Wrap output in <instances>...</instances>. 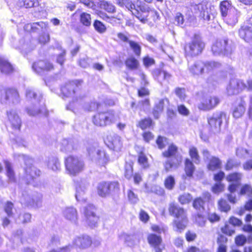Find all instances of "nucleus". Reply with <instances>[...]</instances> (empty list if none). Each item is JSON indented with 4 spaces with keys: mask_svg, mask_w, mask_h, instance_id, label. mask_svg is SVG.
<instances>
[{
    "mask_svg": "<svg viewBox=\"0 0 252 252\" xmlns=\"http://www.w3.org/2000/svg\"><path fill=\"white\" fill-rule=\"evenodd\" d=\"M74 183L76 199L77 201L85 204L82 211L85 217L86 223L91 227H95L98 220V217L95 214V207L91 204L86 203V194L89 184L86 180L82 179L75 180Z\"/></svg>",
    "mask_w": 252,
    "mask_h": 252,
    "instance_id": "obj_1",
    "label": "nucleus"
},
{
    "mask_svg": "<svg viewBox=\"0 0 252 252\" xmlns=\"http://www.w3.org/2000/svg\"><path fill=\"white\" fill-rule=\"evenodd\" d=\"M81 81H73L66 83L62 87L61 91L63 95L66 97H72L73 101L70 102L66 108L74 111V106H81L85 110L94 111L97 109L99 104L95 102L90 104L84 102L80 95Z\"/></svg>",
    "mask_w": 252,
    "mask_h": 252,
    "instance_id": "obj_2",
    "label": "nucleus"
},
{
    "mask_svg": "<svg viewBox=\"0 0 252 252\" xmlns=\"http://www.w3.org/2000/svg\"><path fill=\"white\" fill-rule=\"evenodd\" d=\"M221 64L220 63L215 61H208L204 62L198 60L192 64L189 65V70L193 75L198 76L205 72L210 73L220 68Z\"/></svg>",
    "mask_w": 252,
    "mask_h": 252,
    "instance_id": "obj_3",
    "label": "nucleus"
},
{
    "mask_svg": "<svg viewBox=\"0 0 252 252\" xmlns=\"http://www.w3.org/2000/svg\"><path fill=\"white\" fill-rule=\"evenodd\" d=\"M15 158H17L19 161L23 160L26 166L25 167V178L28 181V184H33L34 179L39 177L40 175V171L32 165L33 159L29 156L17 154L15 155Z\"/></svg>",
    "mask_w": 252,
    "mask_h": 252,
    "instance_id": "obj_4",
    "label": "nucleus"
},
{
    "mask_svg": "<svg viewBox=\"0 0 252 252\" xmlns=\"http://www.w3.org/2000/svg\"><path fill=\"white\" fill-rule=\"evenodd\" d=\"M205 45L201 38L195 35L191 40L185 46L186 57H195L201 54Z\"/></svg>",
    "mask_w": 252,
    "mask_h": 252,
    "instance_id": "obj_5",
    "label": "nucleus"
},
{
    "mask_svg": "<svg viewBox=\"0 0 252 252\" xmlns=\"http://www.w3.org/2000/svg\"><path fill=\"white\" fill-rule=\"evenodd\" d=\"M229 118L223 112H216L208 118V122L210 130L213 133H218L220 131L223 123L227 124Z\"/></svg>",
    "mask_w": 252,
    "mask_h": 252,
    "instance_id": "obj_6",
    "label": "nucleus"
},
{
    "mask_svg": "<svg viewBox=\"0 0 252 252\" xmlns=\"http://www.w3.org/2000/svg\"><path fill=\"white\" fill-rule=\"evenodd\" d=\"M235 48V44L231 40L224 39L217 40L213 45L212 51L215 55H228L232 53Z\"/></svg>",
    "mask_w": 252,
    "mask_h": 252,
    "instance_id": "obj_7",
    "label": "nucleus"
},
{
    "mask_svg": "<svg viewBox=\"0 0 252 252\" xmlns=\"http://www.w3.org/2000/svg\"><path fill=\"white\" fill-rule=\"evenodd\" d=\"M66 170L68 174L76 176L82 172L85 167L84 162L77 157L69 156L65 160Z\"/></svg>",
    "mask_w": 252,
    "mask_h": 252,
    "instance_id": "obj_8",
    "label": "nucleus"
},
{
    "mask_svg": "<svg viewBox=\"0 0 252 252\" xmlns=\"http://www.w3.org/2000/svg\"><path fill=\"white\" fill-rule=\"evenodd\" d=\"M169 211L170 214L176 218V220L174 221V224L177 228V230H183L187 224V219L184 210L174 204H171Z\"/></svg>",
    "mask_w": 252,
    "mask_h": 252,
    "instance_id": "obj_9",
    "label": "nucleus"
},
{
    "mask_svg": "<svg viewBox=\"0 0 252 252\" xmlns=\"http://www.w3.org/2000/svg\"><path fill=\"white\" fill-rule=\"evenodd\" d=\"M195 12L204 20L209 21L214 18L216 11L215 7L207 1H202L201 3L194 6Z\"/></svg>",
    "mask_w": 252,
    "mask_h": 252,
    "instance_id": "obj_10",
    "label": "nucleus"
},
{
    "mask_svg": "<svg viewBox=\"0 0 252 252\" xmlns=\"http://www.w3.org/2000/svg\"><path fill=\"white\" fill-rule=\"evenodd\" d=\"M117 121V117L112 113L102 112L96 114L93 118V122L96 126H105Z\"/></svg>",
    "mask_w": 252,
    "mask_h": 252,
    "instance_id": "obj_11",
    "label": "nucleus"
},
{
    "mask_svg": "<svg viewBox=\"0 0 252 252\" xmlns=\"http://www.w3.org/2000/svg\"><path fill=\"white\" fill-rule=\"evenodd\" d=\"M87 150L92 159L95 161L99 165H104L108 161V157L103 150L101 149L96 150L94 146L90 147Z\"/></svg>",
    "mask_w": 252,
    "mask_h": 252,
    "instance_id": "obj_12",
    "label": "nucleus"
},
{
    "mask_svg": "<svg viewBox=\"0 0 252 252\" xmlns=\"http://www.w3.org/2000/svg\"><path fill=\"white\" fill-rule=\"evenodd\" d=\"M119 188V184L117 182H102L97 186V192L101 197H105L112 192L117 191Z\"/></svg>",
    "mask_w": 252,
    "mask_h": 252,
    "instance_id": "obj_13",
    "label": "nucleus"
},
{
    "mask_svg": "<svg viewBox=\"0 0 252 252\" xmlns=\"http://www.w3.org/2000/svg\"><path fill=\"white\" fill-rule=\"evenodd\" d=\"M246 87V85L242 80L233 78L230 80L227 86V93L229 95L237 94Z\"/></svg>",
    "mask_w": 252,
    "mask_h": 252,
    "instance_id": "obj_14",
    "label": "nucleus"
},
{
    "mask_svg": "<svg viewBox=\"0 0 252 252\" xmlns=\"http://www.w3.org/2000/svg\"><path fill=\"white\" fill-rule=\"evenodd\" d=\"M105 143L108 147L114 151H120L122 148V142L120 136L115 133H110L105 140Z\"/></svg>",
    "mask_w": 252,
    "mask_h": 252,
    "instance_id": "obj_15",
    "label": "nucleus"
},
{
    "mask_svg": "<svg viewBox=\"0 0 252 252\" xmlns=\"http://www.w3.org/2000/svg\"><path fill=\"white\" fill-rule=\"evenodd\" d=\"M22 203L27 205H31L35 208H39L42 204V195L37 193L36 195L31 198V196L26 192L22 194V197L21 199Z\"/></svg>",
    "mask_w": 252,
    "mask_h": 252,
    "instance_id": "obj_16",
    "label": "nucleus"
},
{
    "mask_svg": "<svg viewBox=\"0 0 252 252\" xmlns=\"http://www.w3.org/2000/svg\"><path fill=\"white\" fill-rule=\"evenodd\" d=\"M92 244L91 238L88 235L76 237L73 241V245L80 250H85L91 247Z\"/></svg>",
    "mask_w": 252,
    "mask_h": 252,
    "instance_id": "obj_17",
    "label": "nucleus"
},
{
    "mask_svg": "<svg viewBox=\"0 0 252 252\" xmlns=\"http://www.w3.org/2000/svg\"><path fill=\"white\" fill-rule=\"evenodd\" d=\"M219 102L220 100L217 96H208L203 100L198 107L202 110H210L216 107Z\"/></svg>",
    "mask_w": 252,
    "mask_h": 252,
    "instance_id": "obj_18",
    "label": "nucleus"
},
{
    "mask_svg": "<svg viewBox=\"0 0 252 252\" xmlns=\"http://www.w3.org/2000/svg\"><path fill=\"white\" fill-rule=\"evenodd\" d=\"M149 244L153 247L156 252H162L163 246H162V240L160 235L151 233L147 238Z\"/></svg>",
    "mask_w": 252,
    "mask_h": 252,
    "instance_id": "obj_19",
    "label": "nucleus"
},
{
    "mask_svg": "<svg viewBox=\"0 0 252 252\" xmlns=\"http://www.w3.org/2000/svg\"><path fill=\"white\" fill-rule=\"evenodd\" d=\"M240 16V12L236 8H232L223 18L227 25L233 27L238 22Z\"/></svg>",
    "mask_w": 252,
    "mask_h": 252,
    "instance_id": "obj_20",
    "label": "nucleus"
},
{
    "mask_svg": "<svg viewBox=\"0 0 252 252\" xmlns=\"http://www.w3.org/2000/svg\"><path fill=\"white\" fill-rule=\"evenodd\" d=\"M32 69L37 73L43 71H49L53 69V65L47 61H39L34 63L32 66Z\"/></svg>",
    "mask_w": 252,
    "mask_h": 252,
    "instance_id": "obj_21",
    "label": "nucleus"
},
{
    "mask_svg": "<svg viewBox=\"0 0 252 252\" xmlns=\"http://www.w3.org/2000/svg\"><path fill=\"white\" fill-rule=\"evenodd\" d=\"M239 33L240 37L246 41H250L252 39V24H245L239 30Z\"/></svg>",
    "mask_w": 252,
    "mask_h": 252,
    "instance_id": "obj_22",
    "label": "nucleus"
},
{
    "mask_svg": "<svg viewBox=\"0 0 252 252\" xmlns=\"http://www.w3.org/2000/svg\"><path fill=\"white\" fill-rule=\"evenodd\" d=\"M246 111V103L245 101L241 99L238 103L235 104L232 109V115L234 118L238 119L241 118Z\"/></svg>",
    "mask_w": 252,
    "mask_h": 252,
    "instance_id": "obj_23",
    "label": "nucleus"
},
{
    "mask_svg": "<svg viewBox=\"0 0 252 252\" xmlns=\"http://www.w3.org/2000/svg\"><path fill=\"white\" fill-rule=\"evenodd\" d=\"M19 98V94L15 89H10L4 91V94L1 96V101L6 102V101L11 99L13 103L17 101Z\"/></svg>",
    "mask_w": 252,
    "mask_h": 252,
    "instance_id": "obj_24",
    "label": "nucleus"
},
{
    "mask_svg": "<svg viewBox=\"0 0 252 252\" xmlns=\"http://www.w3.org/2000/svg\"><path fill=\"white\" fill-rule=\"evenodd\" d=\"M182 157L179 155L168 159L164 164L165 170L168 172L172 169L177 168L182 163Z\"/></svg>",
    "mask_w": 252,
    "mask_h": 252,
    "instance_id": "obj_25",
    "label": "nucleus"
},
{
    "mask_svg": "<svg viewBox=\"0 0 252 252\" xmlns=\"http://www.w3.org/2000/svg\"><path fill=\"white\" fill-rule=\"evenodd\" d=\"M7 117L12 128L19 130L21 127V121L16 112L14 110L7 112Z\"/></svg>",
    "mask_w": 252,
    "mask_h": 252,
    "instance_id": "obj_26",
    "label": "nucleus"
},
{
    "mask_svg": "<svg viewBox=\"0 0 252 252\" xmlns=\"http://www.w3.org/2000/svg\"><path fill=\"white\" fill-rule=\"evenodd\" d=\"M168 104L169 100L166 98L160 99L158 103H156L153 110V115L156 119L159 118L164 107L167 106Z\"/></svg>",
    "mask_w": 252,
    "mask_h": 252,
    "instance_id": "obj_27",
    "label": "nucleus"
},
{
    "mask_svg": "<svg viewBox=\"0 0 252 252\" xmlns=\"http://www.w3.org/2000/svg\"><path fill=\"white\" fill-rule=\"evenodd\" d=\"M154 77L159 82L162 84L164 81L168 82L171 79V75L170 74L164 70H156L153 73Z\"/></svg>",
    "mask_w": 252,
    "mask_h": 252,
    "instance_id": "obj_28",
    "label": "nucleus"
},
{
    "mask_svg": "<svg viewBox=\"0 0 252 252\" xmlns=\"http://www.w3.org/2000/svg\"><path fill=\"white\" fill-rule=\"evenodd\" d=\"M63 216L65 219L72 222L76 223L77 220L76 210L73 207L66 208L63 211Z\"/></svg>",
    "mask_w": 252,
    "mask_h": 252,
    "instance_id": "obj_29",
    "label": "nucleus"
},
{
    "mask_svg": "<svg viewBox=\"0 0 252 252\" xmlns=\"http://www.w3.org/2000/svg\"><path fill=\"white\" fill-rule=\"evenodd\" d=\"M0 69L2 73L7 74L13 70L12 65L5 59L0 56Z\"/></svg>",
    "mask_w": 252,
    "mask_h": 252,
    "instance_id": "obj_30",
    "label": "nucleus"
},
{
    "mask_svg": "<svg viewBox=\"0 0 252 252\" xmlns=\"http://www.w3.org/2000/svg\"><path fill=\"white\" fill-rule=\"evenodd\" d=\"M119 238L129 247L134 246L136 241V237L134 235L128 234L125 232L121 233L119 235Z\"/></svg>",
    "mask_w": 252,
    "mask_h": 252,
    "instance_id": "obj_31",
    "label": "nucleus"
},
{
    "mask_svg": "<svg viewBox=\"0 0 252 252\" xmlns=\"http://www.w3.org/2000/svg\"><path fill=\"white\" fill-rule=\"evenodd\" d=\"M26 95L27 98L29 101L33 99V103L35 104L39 103L42 98V95L39 93L37 94L32 89H27Z\"/></svg>",
    "mask_w": 252,
    "mask_h": 252,
    "instance_id": "obj_32",
    "label": "nucleus"
},
{
    "mask_svg": "<svg viewBox=\"0 0 252 252\" xmlns=\"http://www.w3.org/2000/svg\"><path fill=\"white\" fill-rule=\"evenodd\" d=\"M138 2V1H137V3ZM137 9L139 10V11L145 14H151L153 15H155L157 17H158V12L155 10V9L152 8L150 7H149L148 5L146 4H141L140 5H138L137 4Z\"/></svg>",
    "mask_w": 252,
    "mask_h": 252,
    "instance_id": "obj_33",
    "label": "nucleus"
},
{
    "mask_svg": "<svg viewBox=\"0 0 252 252\" xmlns=\"http://www.w3.org/2000/svg\"><path fill=\"white\" fill-rule=\"evenodd\" d=\"M220 8L222 17L226 16L232 8H235L233 7L230 1L228 0H223L220 3Z\"/></svg>",
    "mask_w": 252,
    "mask_h": 252,
    "instance_id": "obj_34",
    "label": "nucleus"
},
{
    "mask_svg": "<svg viewBox=\"0 0 252 252\" xmlns=\"http://www.w3.org/2000/svg\"><path fill=\"white\" fill-rule=\"evenodd\" d=\"M116 3L120 6L125 7L132 12L133 10L135 11L137 9L135 4L131 0H116Z\"/></svg>",
    "mask_w": 252,
    "mask_h": 252,
    "instance_id": "obj_35",
    "label": "nucleus"
},
{
    "mask_svg": "<svg viewBox=\"0 0 252 252\" xmlns=\"http://www.w3.org/2000/svg\"><path fill=\"white\" fill-rule=\"evenodd\" d=\"M221 166V160L217 157H211L208 164V168L210 170L214 171L220 169Z\"/></svg>",
    "mask_w": 252,
    "mask_h": 252,
    "instance_id": "obj_36",
    "label": "nucleus"
},
{
    "mask_svg": "<svg viewBox=\"0 0 252 252\" xmlns=\"http://www.w3.org/2000/svg\"><path fill=\"white\" fill-rule=\"evenodd\" d=\"M47 166L49 169L53 171H58L60 170V163L57 158L52 157L49 158L47 163Z\"/></svg>",
    "mask_w": 252,
    "mask_h": 252,
    "instance_id": "obj_37",
    "label": "nucleus"
},
{
    "mask_svg": "<svg viewBox=\"0 0 252 252\" xmlns=\"http://www.w3.org/2000/svg\"><path fill=\"white\" fill-rule=\"evenodd\" d=\"M227 242V239L226 237L220 235L218 238L217 243L219 245L217 252H226L227 246L226 243Z\"/></svg>",
    "mask_w": 252,
    "mask_h": 252,
    "instance_id": "obj_38",
    "label": "nucleus"
},
{
    "mask_svg": "<svg viewBox=\"0 0 252 252\" xmlns=\"http://www.w3.org/2000/svg\"><path fill=\"white\" fill-rule=\"evenodd\" d=\"M48 24L47 22L42 21L32 23L33 32H37L41 31L45 32L47 31Z\"/></svg>",
    "mask_w": 252,
    "mask_h": 252,
    "instance_id": "obj_39",
    "label": "nucleus"
},
{
    "mask_svg": "<svg viewBox=\"0 0 252 252\" xmlns=\"http://www.w3.org/2000/svg\"><path fill=\"white\" fill-rule=\"evenodd\" d=\"M100 7L109 13L115 12V6L112 3L104 0L100 1Z\"/></svg>",
    "mask_w": 252,
    "mask_h": 252,
    "instance_id": "obj_40",
    "label": "nucleus"
},
{
    "mask_svg": "<svg viewBox=\"0 0 252 252\" xmlns=\"http://www.w3.org/2000/svg\"><path fill=\"white\" fill-rule=\"evenodd\" d=\"M242 178V174L240 173H233L228 175L226 177L227 181L232 182L235 183H240L241 180Z\"/></svg>",
    "mask_w": 252,
    "mask_h": 252,
    "instance_id": "obj_41",
    "label": "nucleus"
},
{
    "mask_svg": "<svg viewBox=\"0 0 252 252\" xmlns=\"http://www.w3.org/2000/svg\"><path fill=\"white\" fill-rule=\"evenodd\" d=\"M178 148L175 145L171 144L168 148L167 151L162 153V155L164 157L168 158L170 157L174 156L177 151Z\"/></svg>",
    "mask_w": 252,
    "mask_h": 252,
    "instance_id": "obj_42",
    "label": "nucleus"
},
{
    "mask_svg": "<svg viewBox=\"0 0 252 252\" xmlns=\"http://www.w3.org/2000/svg\"><path fill=\"white\" fill-rule=\"evenodd\" d=\"M4 164L6 170L7 176L9 180L11 182H14L15 181V176L14 172L11 167V164L8 161H4Z\"/></svg>",
    "mask_w": 252,
    "mask_h": 252,
    "instance_id": "obj_43",
    "label": "nucleus"
},
{
    "mask_svg": "<svg viewBox=\"0 0 252 252\" xmlns=\"http://www.w3.org/2000/svg\"><path fill=\"white\" fill-rule=\"evenodd\" d=\"M80 22L86 27H89L91 24V17L90 14L83 12L80 15Z\"/></svg>",
    "mask_w": 252,
    "mask_h": 252,
    "instance_id": "obj_44",
    "label": "nucleus"
},
{
    "mask_svg": "<svg viewBox=\"0 0 252 252\" xmlns=\"http://www.w3.org/2000/svg\"><path fill=\"white\" fill-rule=\"evenodd\" d=\"M128 43L135 55L137 56H139L141 51L140 45L138 43L132 40L128 41Z\"/></svg>",
    "mask_w": 252,
    "mask_h": 252,
    "instance_id": "obj_45",
    "label": "nucleus"
},
{
    "mask_svg": "<svg viewBox=\"0 0 252 252\" xmlns=\"http://www.w3.org/2000/svg\"><path fill=\"white\" fill-rule=\"evenodd\" d=\"M194 170V167L191 161L187 159L185 163V172L188 176H192Z\"/></svg>",
    "mask_w": 252,
    "mask_h": 252,
    "instance_id": "obj_46",
    "label": "nucleus"
},
{
    "mask_svg": "<svg viewBox=\"0 0 252 252\" xmlns=\"http://www.w3.org/2000/svg\"><path fill=\"white\" fill-rule=\"evenodd\" d=\"M93 25L94 29L99 33H103L106 31V26L98 20H95Z\"/></svg>",
    "mask_w": 252,
    "mask_h": 252,
    "instance_id": "obj_47",
    "label": "nucleus"
},
{
    "mask_svg": "<svg viewBox=\"0 0 252 252\" xmlns=\"http://www.w3.org/2000/svg\"><path fill=\"white\" fill-rule=\"evenodd\" d=\"M132 14L143 24H145L148 22V14H145L140 12L138 9H136Z\"/></svg>",
    "mask_w": 252,
    "mask_h": 252,
    "instance_id": "obj_48",
    "label": "nucleus"
},
{
    "mask_svg": "<svg viewBox=\"0 0 252 252\" xmlns=\"http://www.w3.org/2000/svg\"><path fill=\"white\" fill-rule=\"evenodd\" d=\"M219 208L221 212H227L230 210V206L224 199H220L218 202Z\"/></svg>",
    "mask_w": 252,
    "mask_h": 252,
    "instance_id": "obj_49",
    "label": "nucleus"
},
{
    "mask_svg": "<svg viewBox=\"0 0 252 252\" xmlns=\"http://www.w3.org/2000/svg\"><path fill=\"white\" fill-rule=\"evenodd\" d=\"M189 156L192 160L195 163H198L199 162V156L198 154L197 150L196 148L192 147L190 148L189 150Z\"/></svg>",
    "mask_w": 252,
    "mask_h": 252,
    "instance_id": "obj_50",
    "label": "nucleus"
},
{
    "mask_svg": "<svg viewBox=\"0 0 252 252\" xmlns=\"http://www.w3.org/2000/svg\"><path fill=\"white\" fill-rule=\"evenodd\" d=\"M126 64L129 68L135 69L137 68L138 62L134 57H130L126 61Z\"/></svg>",
    "mask_w": 252,
    "mask_h": 252,
    "instance_id": "obj_51",
    "label": "nucleus"
},
{
    "mask_svg": "<svg viewBox=\"0 0 252 252\" xmlns=\"http://www.w3.org/2000/svg\"><path fill=\"white\" fill-rule=\"evenodd\" d=\"M175 184L174 178L172 176H169L165 179V187L169 190H171L173 189Z\"/></svg>",
    "mask_w": 252,
    "mask_h": 252,
    "instance_id": "obj_52",
    "label": "nucleus"
},
{
    "mask_svg": "<svg viewBox=\"0 0 252 252\" xmlns=\"http://www.w3.org/2000/svg\"><path fill=\"white\" fill-rule=\"evenodd\" d=\"M178 199L182 204H186L189 203L192 200V197L189 193H185L181 195Z\"/></svg>",
    "mask_w": 252,
    "mask_h": 252,
    "instance_id": "obj_53",
    "label": "nucleus"
},
{
    "mask_svg": "<svg viewBox=\"0 0 252 252\" xmlns=\"http://www.w3.org/2000/svg\"><path fill=\"white\" fill-rule=\"evenodd\" d=\"M125 176L126 178L129 179L131 178L133 173L132 164L131 163L126 162L125 166Z\"/></svg>",
    "mask_w": 252,
    "mask_h": 252,
    "instance_id": "obj_54",
    "label": "nucleus"
},
{
    "mask_svg": "<svg viewBox=\"0 0 252 252\" xmlns=\"http://www.w3.org/2000/svg\"><path fill=\"white\" fill-rule=\"evenodd\" d=\"M240 165V162L233 160L232 159H229L227 160V163L225 165V170H230L233 168L237 167Z\"/></svg>",
    "mask_w": 252,
    "mask_h": 252,
    "instance_id": "obj_55",
    "label": "nucleus"
},
{
    "mask_svg": "<svg viewBox=\"0 0 252 252\" xmlns=\"http://www.w3.org/2000/svg\"><path fill=\"white\" fill-rule=\"evenodd\" d=\"M239 194L240 195L247 194L248 196H252V188L249 185H245L242 186Z\"/></svg>",
    "mask_w": 252,
    "mask_h": 252,
    "instance_id": "obj_56",
    "label": "nucleus"
},
{
    "mask_svg": "<svg viewBox=\"0 0 252 252\" xmlns=\"http://www.w3.org/2000/svg\"><path fill=\"white\" fill-rule=\"evenodd\" d=\"M156 143L158 148L160 149L164 148L167 144H168V139L164 137L160 136H158L156 141Z\"/></svg>",
    "mask_w": 252,
    "mask_h": 252,
    "instance_id": "obj_57",
    "label": "nucleus"
},
{
    "mask_svg": "<svg viewBox=\"0 0 252 252\" xmlns=\"http://www.w3.org/2000/svg\"><path fill=\"white\" fill-rule=\"evenodd\" d=\"M61 150L64 152H70L73 149V146L71 142L64 139L62 143Z\"/></svg>",
    "mask_w": 252,
    "mask_h": 252,
    "instance_id": "obj_58",
    "label": "nucleus"
},
{
    "mask_svg": "<svg viewBox=\"0 0 252 252\" xmlns=\"http://www.w3.org/2000/svg\"><path fill=\"white\" fill-rule=\"evenodd\" d=\"M23 5L26 8H31L38 5V0H22Z\"/></svg>",
    "mask_w": 252,
    "mask_h": 252,
    "instance_id": "obj_59",
    "label": "nucleus"
},
{
    "mask_svg": "<svg viewBox=\"0 0 252 252\" xmlns=\"http://www.w3.org/2000/svg\"><path fill=\"white\" fill-rule=\"evenodd\" d=\"M138 162L139 164L143 168L148 166L147 158L142 153H140L138 157Z\"/></svg>",
    "mask_w": 252,
    "mask_h": 252,
    "instance_id": "obj_60",
    "label": "nucleus"
},
{
    "mask_svg": "<svg viewBox=\"0 0 252 252\" xmlns=\"http://www.w3.org/2000/svg\"><path fill=\"white\" fill-rule=\"evenodd\" d=\"M195 221L198 225L200 227H203L205 226L206 220L202 215L198 214L195 218Z\"/></svg>",
    "mask_w": 252,
    "mask_h": 252,
    "instance_id": "obj_61",
    "label": "nucleus"
},
{
    "mask_svg": "<svg viewBox=\"0 0 252 252\" xmlns=\"http://www.w3.org/2000/svg\"><path fill=\"white\" fill-rule=\"evenodd\" d=\"M152 121L151 119H145L139 122V126L143 129L149 127L151 126Z\"/></svg>",
    "mask_w": 252,
    "mask_h": 252,
    "instance_id": "obj_62",
    "label": "nucleus"
},
{
    "mask_svg": "<svg viewBox=\"0 0 252 252\" xmlns=\"http://www.w3.org/2000/svg\"><path fill=\"white\" fill-rule=\"evenodd\" d=\"M224 189V186L220 183H216L212 187V191L215 193H219L222 192Z\"/></svg>",
    "mask_w": 252,
    "mask_h": 252,
    "instance_id": "obj_63",
    "label": "nucleus"
},
{
    "mask_svg": "<svg viewBox=\"0 0 252 252\" xmlns=\"http://www.w3.org/2000/svg\"><path fill=\"white\" fill-rule=\"evenodd\" d=\"M184 22L183 15L180 13H177L175 17V24L177 25L182 26Z\"/></svg>",
    "mask_w": 252,
    "mask_h": 252,
    "instance_id": "obj_64",
    "label": "nucleus"
}]
</instances>
